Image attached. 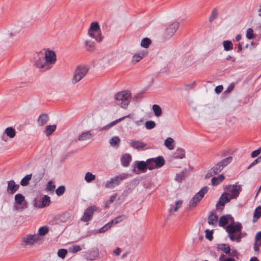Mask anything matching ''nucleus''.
<instances>
[{"instance_id": "obj_10", "label": "nucleus", "mask_w": 261, "mask_h": 261, "mask_svg": "<svg viewBox=\"0 0 261 261\" xmlns=\"http://www.w3.org/2000/svg\"><path fill=\"white\" fill-rule=\"evenodd\" d=\"M179 23L178 22H174L170 24L166 29L164 36L166 39L170 38L174 34L178 29Z\"/></svg>"}, {"instance_id": "obj_1", "label": "nucleus", "mask_w": 261, "mask_h": 261, "mask_svg": "<svg viewBox=\"0 0 261 261\" xmlns=\"http://www.w3.org/2000/svg\"><path fill=\"white\" fill-rule=\"evenodd\" d=\"M242 225L238 222L236 224L234 223L228 225L226 227V231L228 233V237L231 241H236L240 242L241 239Z\"/></svg>"}, {"instance_id": "obj_62", "label": "nucleus", "mask_w": 261, "mask_h": 261, "mask_svg": "<svg viewBox=\"0 0 261 261\" xmlns=\"http://www.w3.org/2000/svg\"><path fill=\"white\" fill-rule=\"evenodd\" d=\"M223 86L221 85H220V86H217L215 88V91L217 93H220L222 92V91L223 90Z\"/></svg>"}, {"instance_id": "obj_4", "label": "nucleus", "mask_w": 261, "mask_h": 261, "mask_svg": "<svg viewBox=\"0 0 261 261\" xmlns=\"http://www.w3.org/2000/svg\"><path fill=\"white\" fill-rule=\"evenodd\" d=\"M116 100L121 101L120 105L123 108H126L130 101V93L129 91H123L118 92L115 95Z\"/></svg>"}, {"instance_id": "obj_60", "label": "nucleus", "mask_w": 261, "mask_h": 261, "mask_svg": "<svg viewBox=\"0 0 261 261\" xmlns=\"http://www.w3.org/2000/svg\"><path fill=\"white\" fill-rule=\"evenodd\" d=\"M261 162V155L257 158L256 159H255L248 167V168H250V167L253 166L257 163Z\"/></svg>"}, {"instance_id": "obj_47", "label": "nucleus", "mask_w": 261, "mask_h": 261, "mask_svg": "<svg viewBox=\"0 0 261 261\" xmlns=\"http://www.w3.org/2000/svg\"><path fill=\"white\" fill-rule=\"evenodd\" d=\"M218 11L216 9H214L212 11V14L210 16L209 21L210 22H213L214 20H215L218 17Z\"/></svg>"}, {"instance_id": "obj_11", "label": "nucleus", "mask_w": 261, "mask_h": 261, "mask_svg": "<svg viewBox=\"0 0 261 261\" xmlns=\"http://www.w3.org/2000/svg\"><path fill=\"white\" fill-rule=\"evenodd\" d=\"M226 190L231 193L230 197L235 199L237 198L242 191L241 186L236 183L234 185H229L226 188Z\"/></svg>"}, {"instance_id": "obj_5", "label": "nucleus", "mask_w": 261, "mask_h": 261, "mask_svg": "<svg viewBox=\"0 0 261 261\" xmlns=\"http://www.w3.org/2000/svg\"><path fill=\"white\" fill-rule=\"evenodd\" d=\"M88 34L97 42H100L102 39L101 31L97 22H93L91 23Z\"/></svg>"}, {"instance_id": "obj_46", "label": "nucleus", "mask_w": 261, "mask_h": 261, "mask_svg": "<svg viewBox=\"0 0 261 261\" xmlns=\"http://www.w3.org/2000/svg\"><path fill=\"white\" fill-rule=\"evenodd\" d=\"M145 126L147 129H151L155 126V123L152 120L147 121L145 122Z\"/></svg>"}, {"instance_id": "obj_40", "label": "nucleus", "mask_w": 261, "mask_h": 261, "mask_svg": "<svg viewBox=\"0 0 261 261\" xmlns=\"http://www.w3.org/2000/svg\"><path fill=\"white\" fill-rule=\"evenodd\" d=\"M109 142L111 145L113 147L118 146L120 142V140L118 137L115 136L112 138Z\"/></svg>"}, {"instance_id": "obj_56", "label": "nucleus", "mask_w": 261, "mask_h": 261, "mask_svg": "<svg viewBox=\"0 0 261 261\" xmlns=\"http://www.w3.org/2000/svg\"><path fill=\"white\" fill-rule=\"evenodd\" d=\"M223 194H224L225 195L223 196L224 198V205L225 203H228L230 201L231 199H232L231 197H230V195L229 194V193L224 192L223 193Z\"/></svg>"}, {"instance_id": "obj_34", "label": "nucleus", "mask_w": 261, "mask_h": 261, "mask_svg": "<svg viewBox=\"0 0 261 261\" xmlns=\"http://www.w3.org/2000/svg\"><path fill=\"white\" fill-rule=\"evenodd\" d=\"M56 128V125H47L45 127L44 133L47 136H48L55 131Z\"/></svg>"}, {"instance_id": "obj_2", "label": "nucleus", "mask_w": 261, "mask_h": 261, "mask_svg": "<svg viewBox=\"0 0 261 261\" xmlns=\"http://www.w3.org/2000/svg\"><path fill=\"white\" fill-rule=\"evenodd\" d=\"M128 177V174L122 173L107 180L104 184V187L107 189H113L118 186L123 180Z\"/></svg>"}, {"instance_id": "obj_7", "label": "nucleus", "mask_w": 261, "mask_h": 261, "mask_svg": "<svg viewBox=\"0 0 261 261\" xmlns=\"http://www.w3.org/2000/svg\"><path fill=\"white\" fill-rule=\"evenodd\" d=\"M148 163H149V170H151L162 167L165 164V161L162 156H159L148 159Z\"/></svg>"}, {"instance_id": "obj_29", "label": "nucleus", "mask_w": 261, "mask_h": 261, "mask_svg": "<svg viewBox=\"0 0 261 261\" xmlns=\"http://www.w3.org/2000/svg\"><path fill=\"white\" fill-rule=\"evenodd\" d=\"M146 146V144L139 141H132V147L137 149H142Z\"/></svg>"}, {"instance_id": "obj_26", "label": "nucleus", "mask_w": 261, "mask_h": 261, "mask_svg": "<svg viewBox=\"0 0 261 261\" xmlns=\"http://www.w3.org/2000/svg\"><path fill=\"white\" fill-rule=\"evenodd\" d=\"M130 161V156L129 154H124L121 158V162L124 167H127L129 165Z\"/></svg>"}, {"instance_id": "obj_43", "label": "nucleus", "mask_w": 261, "mask_h": 261, "mask_svg": "<svg viewBox=\"0 0 261 261\" xmlns=\"http://www.w3.org/2000/svg\"><path fill=\"white\" fill-rule=\"evenodd\" d=\"M186 174L187 169H184L181 172L176 174L175 180L178 182H181L185 178V174Z\"/></svg>"}, {"instance_id": "obj_54", "label": "nucleus", "mask_w": 261, "mask_h": 261, "mask_svg": "<svg viewBox=\"0 0 261 261\" xmlns=\"http://www.w3.org/2000/svg\"><path fill=\"white\" fill-rule=\"evenodd\" d=\"M143 92H140L135 95L133 98V101L135 103L139 102L142 98Z\"/></svg>"}, {"instance_id": "obj_61", "label": "nucleus", "mask_w": 261, "mask_h": 261, "mask_svg": "<svg viewBox=\"0 0 261 261\" xmlns=\"http://www.w3.org/2000/svg\"><path fill=\"white\" fill-rule=\"evenodd\" d=\"M216 175L215 173L212 171V169H211L208 172L205 174V178H208L214 175Z\"/></svg>"}, {"instance_id": "obj_32", "label": "nucleus", "mask_w": 261, "mask_h": 261, "mask_svg": "<svg viewBox=\"0 0 261 261\" xmlns=\"http://www.w3.org/2000/svg\"><path fill=\"white\" fill-rule=\"evenodd\" d=\"M109 61L108 57L105 56L98 60V63L101 67H105L109 65Z\"/></svg>"}, {"instance_id": "obj_16", "label": "nucleus", "mask_w": 261, "mask_h": 261, "mask_svg": "<svg viewBox=\"0 0 261 261\" xmlns=\"http://www.w3.org/2000/svg\"><path fill=\"white\" fill-rule=\"evenodd\" d=\"M92 134L91 130L83 132L77 138V141L80 142L92 141Z\"/></svg>"}, {"instance_id": "obj_3", "label": "nucleus", "mask_w": 261, "mask_h": 261, "mask_svg": "<svg viewBox=\"0 0 261 261\" xmlns=\"http://www.w3.org/2000/svg\"><path fill=\"white\" fill-rule=\"evenodd\" d=\"M89 68L86 66H79L74 70L73 76L71 79V83L73 84L80 82L88 73Z\"/></svg>"}, {"instance_id": "obj_52", "label": "nucleus", "mask_w": 261, "mask_h": 261, "mask_svg": "<svg viewBox=\"0 0 261 261\" xmlns=\"http://www.w3.org/2000/svg\"><path fill=\"white\" fill-rule=\"evenodd\" d=\"M112 225L110 224V223H108L106 224L105 225H104L103 227H102L101 228H100L98 230L99 233H103L108 230L109 229H110Z\"/></svg>"}, {"instance_id": "obj_58", "label": "nucleus", "mask_w": 261, "mask_h": 261, "mask_svg": "<svg viewBox=\"0 0 261 261\" xmlns=\"http://www.w3.org/2000/svg\"><path fill=\"white\" fill-rule=\"evenodd\" d=\"M225 255L224 254H221L219 258V261H236V260L234 258H227L226 259H224Z\"/></svg>"}, {"instance_id": "obj_31", "label": "nucleus", "mask_w": 261, "mask_h": 261, "mask_svg": "<svg viewBox=\"0 0 261 261\" xmlns=\"http://www.w3.org/2000/svg\"><path fill=\"white\" fill-rule=\"evenodd\" d=\"M261 217V206L257 207L254 213L252 222L253 223L256 222L257 220Z\"/></svg>"}, {"instance_id": "obj_41", "label": "nucleus", "mask_w": 261, "mask_h": 261, "mask_svg": "<svg viewBox=\"0 0 261 261\" xmlns=\"http://www.w3.org/2000/svg\"><path fill=\"white\" fill-rule=\"evenodd\" d=\"M32 174H29L24 176L21 180L20 184L22 186H26L29 184V181L32 178Z\"/></svg>"}, {"instance_id": "obj_25", "label": "nucleus", "mask_w": 261, "mask_h": 261, "mask_svg": "<svg viewBox=\"0 0 261 261\" xmlns=\"http://www.w3.org/2000/svg\"><path fill=\"white\" fill-rule=\"evenodd\" d=\"M4 133L7 135V136L12 139L16 136V132L12 127H8L5 129Z\"/></svg>"}, {"instance_id": "obj_51", "label": "nucleus", "mask_w": 261, "mask_h": 261, "mask_svg": "<svg viewBox=\"0 0 261 261\" xmlns=\"http://www.w3.org/2000/svg\"><path fill=\"white\" fill-rule=\"evenodd\" d=\"M65 191V188L63 186L59 187L56 190V193L58 196L62 195Z\"/></svg>"}, {"instance_id": "obj_57", "label": "nucleus", "mask_w": 261, "mask_h": 261, "mask_svg": "<svg viewBox=\"0 0 261 261\" xmlns=\"http://www.w3.org/2000/svg\"><path fill=\"white\" fill-rule=\"evenodd\" d=\"M225 195L224 194H222L221 196H220L219 199V201L218 202V203H217L216 204V206L218 207H219V206H224V198H223V196H224Z\"/></svg>"}, {"instance_id": "obj_24", "label": "nucleus", "mask_w": 261, "mask_h": 261, "mask_svg": "<svg viewBox=\"0 0 261 261\" xmlns=\"http://www.w3.org/2000/svg\"><path fill=\"white\" fill-rule=\"evenodd\" d=\"M48 120V115L46 114H42L38 118L37 122L39 126H43L47 123Z\"/></svg>"}, {"instance_id": "obj_8", "label": "nucleus", "mask_w": 261, "mask_h": 261, "mask_svg": "<svg viewBox=\"0 0 261 261\" xmlns=\"http://www.w3.org/2000/svg\"><path fill=\"white\" fill-rule=\"evenodd\" d=\"M232 161V157L229 156L225 159H223L220 162L217 163L215 166H214L211 169L212 171L215 173V174H217L220 173L223 169L227 166L229 163H230Z\"/></svg>"}, {"instance_id": "obj_9", "label": "nucleus", "mask_w": 261, "mask_h": 261, "mask_svg": "<svg viewBox=\"0 0 261 261\" xmlns=\"http://www.w3.org/2000/svg\"><path fill=\"white\" fill-rule=\"evenodd\" d=\"M96 211H100V209L95 205L88 207L85 210L84 215L81 218V220L83 222L90 221L92 218L94 212Z\"/></svg>"}, {"instance_id": "obj_33", "label": "nucleus", "mask_w": 261, "mask_h": 261, "mask_svg": "<svg viewBox=\"0 0 261 261\" xmlns=\"http://www.w3.org/2000/svg\"><path fill=\"white\" fill-rule=\"evenodd\" d=\"M21 30V29L20 27H13L12 29H11L10 30L8 31L7 35L9 37H13L15 36L17 34H18Z\"/></svg>"}, {"instance_id": "obj_18", "label": "nucleus", "mask_w": 261, "mask_h": 261, "mask_svg": "<svg viewBox=\"0 0 261 261\" xmlns=\"http://www.w3.org/2000/svg\"><path fill=\"white\" fill-rule=\"evenodd\" d=\"M19 188V185L16 184L14 180H11L8 182L7 191L9 194H13L18 190Z\"/></svg>"}, {"instance_id": "obj_42", "label": "nucleus", "mask_w": 261, "mask_h": 261, "mask_svg": "<svg viewBox=\"0 0 261 261\" xmlns=\"http://www.w3.org/2000/svg\"><path fill=\"white\" fill-rule=\"evenodd\" d=\"M125 218V216L124 215H121L119 216L118 217H117L115 219L112 220L110 223L112 226L113 224H116L119 223V222H121L123 220H124Z\"/></svg>"}, {"instance_id": "obj_12", "label": "nucleus", "mask_w": 261, "mask_h": 261, "mask_svg": "<svg viewBox=\"0 0 261 261\" xmlns=\"http://www.w3.org/2000/svg\"><path fill=\"white\" fill-rule=\"evenodd\" d=\"M15 208L17 210L23 208L27 206V202L24 196L21 194H17L15 195Z\"/></svg>"}, {"instance_id": "obj_49", "label": "nucleus", "mask_w": 261, "mask_h": 261, "mask_svg": "<svg viewBox=\"0 0 261 261\" xmlns=\"http://www.w3.org/2000/svg\"><path fill=\"white\" fill-rule=\"evenodd\" d=\"M48 231V229L47 226L41 227L38 231L39 234L40 236L45 235Z\"/></svg>"}, {"instance_id": "obj_20", "label": "nucleus", "mask_w": 261, "mask_h": 261, "mask_svg": "<svg viewBox=\"0 0 261 261\" xmlns=\"http://www.w3.org/2000/svg\"><path fill=\"white\" fill-rule=\"evenodd\" d=\"M146 53L144 51H140L134 55L132 58V63L136 64L141 61L145 56Z\"/></svg>"}, {"instance_id": "obj_36", "label": "nucleus", "mask_w": 261, "mask_h": 261, "mask_svg": "<svg viewBox=\"0 0 261 261\" xmlns=\"http://www.w3.org/2000/svg\"><path fill=\"white\" fill-rule=\"evenodd\" d=\"M96 176L91 172H87L86 173L84 179L87 182H90L95 179Z\"/></svg>"}, {"instance_id": "obj_21", "label": "nucleus", "mask_w": 261, "mask_h": 261, "mask_svg": "<svg viewBox=\"0 0 261 261\" xmlns=\"http://www.w3.org/2000/svg\"><path fill=\"white\" fill-rule=\"evenodd\" d=\"M218 220V216L214 213L211 212L208 217L207 222L209 225L216 226Z\"/></svg>"}, {"instance_id": "obj_45", "label": "nucleus", "mask_w": 261, "mask_h": 261, "mask_svg": "<svg viewBox=\"0 0 261 261\" xmlns=\"http://www.w3.org/2000/svg\"><path fill=\"white\" fill-rule=\"evenodd\" d=\"M86 49L88 51H92L94 48V43L92 41H86L85 42Z\"/></svg>"}, {"instance_id": "obj_55", "label": "nucleus", "mask_w": 261, "mask_h": 261, "mask_svg": "<svg viewBox=\"0 0 261 261\" xmlns=\"http://www.w3.org/2000/svg\"><path fill=\"white\" fill-rule=\"evenodd\" d=\"M246 37L249 39H252L254 37L253 31L251 28H249L247 30Z\"/></svg>"}, {"instance_id": "obj_59", "label": "nucleus", "mask_w": 261, "mask_h": 261, "mask_svg": "<svg viewBox=\"0 0 261 261\" xmlns=\"http://www.w3.org/2000/svg\"><path fill=\"white\" fill-rule=\"evenodd\" d=\"M72 252H77L82 250V248L79 245H74L71 249Z\"/></svg>"}, {"instance_id": "obj_23", "label": "nucleus", "mask_w": 261, "mask_h": 261, "mask_svg": "<svg viewBox=\"0 0 261 261\" xmlns=\"http://www.w3.org/2000/svg\"><path fill=\"white\" fill-rule=\"evenodd\" d=\"M129 117V115H127L125 116H124V117H122L118 119H117L115 121H112V122L110 123L109 124H108V125L103 126V127H102L100 130H108L109 129H110L111 127H112V126H113L114 125H115V124H116L117 123L119 122L120 121H121V120H123L124 118H127V117Z\"/></svg>"}, {"instance_id": "obj_14", "label": "nucleus", "mask_w": 261, "mask_h": 261, "mask_svg": "<svg viewBox=\"0 0 261 261\" xmlns=\"http://www.w3.org/2000/svg\"><path fill=\"white\" fill-rule=\"evenodd\" d=\"M39 237L37 234H29L23 238L22 241L25 245H33L37 242Z\"/></svg>"}, {"instance_id": "obj_48", "label": "nucleus", "mask_w": 261, "mask_h": 261, "mask_svg": "<svg viewBox=\"0 0 261 261\" xmlns=\"http://www.w3.org/2000/svg\"><path fill=\"white\" fill-rule=\"evenodd\" d=\"M205 238L209 241H212L213 239V230H210L209 229H206L205 230Z\"/></svg>"}, {"instance_id": "obj_53", "label": "nucleus", "mask_w": 261, "mask_h": 261, "mask_svg": "<svg viewBox=\"0 0 261 261\" xmlns=\"http://www.w3.org/2000/svg\"><path fill=\"white\" fill-rule=\"evenodd\" d=\"M67 253V250L65 249H60L58 250V255L62 258H64Z\"/></svg>"}, {"instance_id": "obj_27", "label": "nucleus", "mask_w": 261, "mask_h": 261, "mask_svg": "<svg viewBox=\"0 0 261 261\" xmlns=\"http://www.w3.org/2000/svg\"><path fill=\"white\" fill-rule=\"evenodd\" d=\"M98 250L97 249H94L87 252L86 254V258L87 259L92 260L95 259L98 256Z\"/></svg>"}, {"instance_id": "obj_64", "label": "nucleus", "mask_w": 261, "mask_h": 261, "mask_svg": "<svg viewBox=\"0 0 261 261\" xmlns=\"http://www.w3.org/2000/svg\"><path fill=\"white\" fill-rule=\"evenodd\" d=\"M255 239L256 242H257L258 241L261 239V231L258 232L256 233Z\"/></svg>"}, {"instance_id": "obj_22", "label": "nucleus", "mask_w": 261, "mask_h": 261, "mask_svg": "<svg viewBox=\"0 0 261 261\" xmlns=\"http://www.w3.org/2000/svg\"><path fill=\"white\" fill-rule=\"evenodd\" d=\"M35 65L37 67L40 69H45V70H47L50 68V66H48V64L45 63V61H44V58L39 59L36 61Z\"/></svg>"}, {"instance_id": "obj_63", "label": "nucleus", "mask_w": 261, "mask_h": 261, "mask_svg": "<svg viewBox=\"0 0 261 261\" xmlns=\"http://www.w3.org/2000/svg\"><path fill=\"white\" fill-rule=\"evenodd\" d=\"M260 154L259 151L257 149L252 152L251 156L252 158H255L258 156Z\"/></svg>"}, {"instance_id": "obj_39", "label": "nucleus", "mask_w": 261, "mask_h": 261, "mask_svg": "<svg viewBox=\"0 0 261 261\" xmlns=\"http://www.w3.org/2000/svg\"><path fill=\"white\" fill-rule=\"evenodd\" d=\"M219 249L225 252L226 254H229L230 253V248L229 246L226 244H222L219 245Z\"/></svg>"}, {"instance_id": "obj_19", "label": "nucleus", "mask_w": 261, "mask_h": 261, "mask_svg": "<svg viewBox=\"0 0 261 261\" xmlns=\"http://www.w3.org/2000/svg\"><path fill=\"white\" fill-rule=\"evenodd\" d=\"M231 219L232 223H234L233 218L230 215H223L220 218L219 225L221 227H224L228 223V220Z\"/></svg>"}, {"instance_id": "obj_15", "label": "nucleus", "mask_w": 261, "mask_h": 261, "mask_svg": "<svg viewBox=\"0 0 261 261\" xmlns=\"http://www.w3.org/2000/svg\"><path fill=\"white\" fill-rule=\"evenodd\" d=\"M50 203V197L44 195L40 200H37L35 203V206L38 208H44L48 206Z\"/></svg>"}, {"instance_id": "obj_30", "label": "nucleus", "mask_w": 261, "mask_h": 261, "mask_svg": "<svg viewBox=\"0 0 261 261\" xmlns=\"http://www.w3.org/2000/svg\"><path fill=\"white\" fill-rule=\"evenodd\" d=\"M224 178L223 174L219 175L217 177H214L211 180L212 184L213 186H217L224 179Z\"/></svg>"}, {"instance_id": "obj_37", "label": "nucleus", "mask_w": 261, "mask_h": 261, "mask_svg": "<svg viewBox=\"0 0 261 261\" xmlns=\"http://www.w3.org/2000/svg\"><path fill=\"white\" fill-rule=\"evenodd\" d=\"M173 142L174 140L172 138L168 137L165 141V145L169 150H172L174 148Z\"/></svg>"}, {"instance_id": "obj_38", "label": "nucleus", "mask_w": 261, "mask_h": 261, "mask_svg": "<svg viewBox=\"0 0 261 261\" xmlns=\"http://www.w3.org/2000/svg\"><path fill=\"white\" fill-rule=\"evenodd\" d=\"M224 49L226 51H229L233 49V44L229 40H225L223 42Z\"/></svg>"}, {"instance_id": "obj_44", "label": "nucleus", "mask_w": 261, "mask_h": 261, "mask_svg": "<svg viewBox=\"0 0 261 261\" xmlns=\"http://www.w3.org/2000/svg\"><path fill=\"white\" fill-rule=\"evenodd\" d=\"M151 40L150 39H149L148 38H145L142 40L141 42V45L143 47L146 48L149 47V46L151 44Z\"/></svg>"}, {"instance_id": "obj_13", "label": "nucleus", "mask_w": 261, "mask_h": 261, "mask_svg": "<svg viewBox=\"0 0 261 261\" xmlns=\"http://www.w3.org/2000/svg\"><path fill=\"white\" fill-rule=\"evenodd\" d=\"M44 59L45 63L48 66L54 64L56 61V56L55 52L48 49H44Z\"/></svg>"}, {"instance_id": "obj_6", "label": "nucleus", "mask_w": 261, "mask_h": 261, "mask_svg": "<svg viewBox=\"0 0 261 261\" xmlns=\"http://www.w3.org/2000/svg\"><path fill=\"white\" fill-rule=\"evenodd\" d=\"M208 189L207 187H204L194 196L189 202V208L190 209L194 208L197 206L204 195L207 193Z\"/></svg>"}, {"instance_id": "obj_50", "label": "nucleus", "mask_w": 261, "mask_h": 261, "mask_svg": "<svg viewBox=\"0 0 261 261\" xmlns=\"http://www.w3.org/2000/svg\"><path fill=\"white\" fill-rule=\"evenodd\" d=\"M55 189V185L53 184L52 181H49L46 186V190L47 191L53 192Z\"/></svg>"}, {"instance_id": "obj_17", "label": "nucleus", "mask_w": 261, "mask_h": 261, "mask_svg": "<svg viewBox=\"0 0 261 261\" xmlns=\"http://www.w3.org/2000/svg\"><path fill=\"white\" fill-rule=\"evenodd\" d=\"M134 168L137 167L139 171L141 172H145L147 169H149V163L148 160L146 162L144 161H136L134 163Z\"/></svg>"}, {"instance_id": "obj_28", "label": "nucleus", "mask_w": 261, "mask_h": 261, "mask_svg": "<svg viewBox=\"0 0 261 261\" xmlns=\"http://www.w3.org/2000/svg\"><path fill=\"white\" fill-rule=\"evenodd\" d=\"M185 157V150L180 148L176 149V151L174 153L173 158L174 159H183Z\"/></svg>"}, {"instance_id": "obj_35", "label": "nucleus", "mask_w": 261, "mask_h": 261, "mask_svg": "<svg viewBox=\"0 0 261 261\" xmlns=\"http://www.w3.org/2000/svg\"><path fill=\"white\" fill-rule=\"evenodd\" d=\"M152 110L156 117H158L161 116L162 111L160 106L155 104L153 105L152 106Z\"/></svg>"}]
</instances>
